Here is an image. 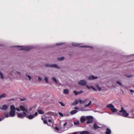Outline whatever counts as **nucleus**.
I'll list each match as a JSON object with an SVG mask.
<instances>
[{"label":"nucleus","mask_w":134,"mask_h":134,"mask_svg":"<svg viewBox=\"0 0 134 134\" xmlns=\"http://www.w3.org/2000/svg\"><path fill=\"white\" fill-rule=\"evenodd\" d=\"M80 44L78 43H72V46H79L80 47L82 48H91L92 47L91 46H80Z\"/></svg>","instance_id":"39448f33"},{"label":"nucleus","mask_w":134,"mask_h":134,"mask_svg":"<svg viewBox=\"0 0 134 134\" xmlns=\"http://www.w3.org/2000/svg\"><path fill=\"white\" fill-rule=\"evenodd\" d=\"M8 106L6 104H4L2 106H0V109L3 110H6L8 108Z\"/></svg>","instance_id":"9b49d317"},{"label":"nucleus","mask_w":134,"mask_h":134,"mask_svg":"<svg viewBox=\"0 0 134 134\" xmlns=\"http://www.w3.org/2000/svg\"><path fill=\"white\" fill-rule=\"evenodd\" d=\"M0 75H1V78L3 79L4 78V77L3 76V75L2 74V73H1V72L0 71Z\"/></svg>","instance_id":"f704fd0d"},{"label":"nucleus","mask_w":134,"mask_h":134,"mask_svg":"<svg viewBox=\"0 0 134 134\" xmlns=\"http://www.w3.org/2000/svg\"><path fill=\"white\" fill-rule=\"evenodd\" d=\"M42 119L43 120V121H44V120H45L46 119V118L44 117H42Z\"/></svg>","instance_id":"49530a36"},{"label":"nucleus","mask_w":134,"mask_h":134,"mask_svg":"<svg viewBox=\"0 0 134 134\" xmlns=\"http://www.w3.org/2000/svg\"><path fill=\"white\" fill-rule=\"evenodd\" d=\"M5 118H0V121H2V120H3Z\"/></svg>","instance_id":"de8ad7c7"},{"label":"nucleus","mask_w":134,"mask_h":134,"mask_svg":"<svg viewBox=\"0 0 134 134\" xmlns=\"http://www.w3.org/2000/svg\"><path fill=\"white\" fill-rule=\"evenodd\" d=\"M67 124V122H66L63 125L65 127L66 126V125Z\"/></svg>","instance_id":"603ef678"},{"label":"nucleus","mask_w":134,"mask_h":134,"mask_svg":"<svg viewBox=\"0 0 134 134\" xmlns=\"http://www.w3.org/2000/svg\"><path fill=\"white\" fill-rule=\"evenodd\" d=\"M55 129L57 131H58L59 130V129L57 127H56L55 128Z\"/></svg>","instance_id":"a18cd8bd"},{"label":"nucleus","mask_w":134,"mask_h":134,"mask_svg":"<svg viewBox=\"0 0 134 134\" xmlns=\"http://www.w3.org/2000/svg\"><path fill=\"white\" fill-rule=\"evenodd\" d=\"M59 115L60 116H61L62 117H63L64 116H67L69 115H66V114H64V115H63L62 113H60V112H59Z\"/></svg>","instance_id":"393cba45"},{"label":"nucleus","mask_w":134,"mask_h":134,"mask_svg":"<svg viewBox=\"0 0 134 134\" xmlns=\"http://www.w3.org/2000/svg\"><path fill=\"white\" fill-rule=\"evenodd\" d=\"M38 112L39 114H44V112L41 109H39L38 110Z\"/></svg>","instance_id":"b1692460"},{"label":"nucleus","mask_w":134,"mask_h":134,"mask_svg":"<svg viewBox=\"0 0 134 134\" xmlns=\"http://www.w3.org/2000/svg\"><path fill=\"white\" fill-rule=\"evenodd\" d=\"M91 88H92L94 91H97L96 89L92 86L91 87Z\"/></svg>","instance_id":"58836bf2"},{"label":"nucleus","mask_w":134,"mask_h":134,"mask_svg":"<svg viewBox=\"0 0 134 134\" xmlns=\"http://www.w3.org/2000/svg\"><path fill=\"white\" fill-rule=\"evenodd\" d=\"M86 86L87 87V88L89 89H90V88H91V87H90L89 86H88L87 85H86Z\"/></svg>","instance_id":"09e8293b"},{"label":"nucleus","mask_w":134,"mask_h":134,"mask_svg":"<svg viewBox=\"0 0 134 134\" xmlns=\"http://www.w3.org/2000/svg\"><path fill=\"white\" fill-rule=\"evenodd\" d=\"M130 92L131 93H133V92L134 91L133 90H130Z\"/></svg>","instance_id":"8fccbe9b"},{"label":"nucleus","mask_w":134,"mask_h":134,"mask_svg":"<svg viewBox=\"0 0 134 134\" xmlns=\"http://www.w3.org/2000/svg\"><path fill=\"white\" fill-rule=\"evenodd\" d=\"M20 109L23 111H26V112H27V109H26L25 107L23 105H21L20 107Z\"/></svg>","instance_id":"ddd939ff"},{"label":"nucleus","mask_w":134,"mask_h":134,"mask_svg":"<svg viewBox=\"0 0 134 134\" xmlns=\"http://www.w3.org/2000/svg\"><path fill=\"white\" fill-rule=\"evenodd\" d=\"M111 130L109 128H107L105 131L106 134H111Z\"/></svg>","instance_id":"f3484780"},{"label":"nucleus","mask_w":134,"mask_h":134,"mask_svg":"<svg viewBox=\"0 0 134 134\" xmlns=\"http://www.w3.org/2000/svg\"><path fill=\"white\" fill-rule=\"evenodd\" d=\"M50 67L54 68L59 69L60 68V67L58 66L57 65L55 64H51Z\"/></svg>","instance_id":"f8f14e48"},{"label":"nucleus","mask_w":134,"mask_h":134,"mask_svg":"<svg viewBox=\"0 0 134 134\" xmlns=\"http://www.w3.org/2000/svg\"><path fill=\"white\" fill-rule=\"evenodd\" d=\"M93 127L94 130H96L98 129L100 127L97 125L96 123H95L93 126Z\"/></svg>","instance_id":"a211bd4d"},{"label":"nucleus","mask_w":134,"mask_h":134,"mask_svg":"<svg viewBox=\"0 0 134 134\" xmlns=\"http://www.w3.org/2000/svg\"><path fill=\"white\" fill-rule=\"evenodd\" d=\"M27 115L26 113L24 112L23 113H17L18 116V118H23Z\"/></svg>","instance_id":"0eeeda50"},{"label":"nucleus","mask_w":134,"mask_h":134,"mask_svg":"<svg viewBox=\"0 0 134 134\" xmlns=\"http://www.w3.org/2000/svg\"><path fill=\"white\" fill-rule=\"evenodd\" d=\"M52 80L55 82L56 83H57L58 82V80L56 79L55 77H52Z\"/></svg>","instance_id":"c85d7f7f"},{"label":"nucleus","mask_w":134,"mask_h":134,"mask_svg":"<svg viewBox=\"0 0 134 134\" xmlns=\"http://www.w3.org/2000/svg\"><path fill=\"white\" fill-rule=\"evenodd\" d=\"M25 99H20V100H21L22 101H24L25 100Z\"/></svg>","instance_id":"3c124183"},{"label":"nucleus","mask_w":134,"mask_h":134,"mask_svg":"<svg viewBox=\"0 0 134 134\" xmlns=\"http://www.w3.org/2000/svg\"><path fill=\"white\" fill-rule=\"evenodd\" d=\"M79 103H80V104H82V100L80 99L78 100Z\"/></svg>","instance_id":"c9c22d12"},{"label":"nucleus","mask_w":134,"mask_h":134,"mask_svg":"<svg viewBox=\"0 0 134 134\" xmlns=\"http://www.w3.org/2000/svg\"><path fill=\"white\" fill-rule=\"evenodd\" d=\"M89 110H84V111H89Z\"/></svg>","instance_id":"4d7b16f0"},{"label":"nucleus","mask_w":134,"mask_h":134,"mask_svg":"<svg viewBox=\"0 0 134 134\" xmlns=\"http://www.w3.org/2000/svg\"><path fill=\"white\" fill-rule=\"evenodd\" d=\"M74 109L76 110H78L79 109V108L76 107H75L74 108Z\"/></svg>","instance_id":"5fc2aeb1"},{"label":"nucleus","mask_w":134,"mask_h":134,"mask_svg":"<svg viewBox=\"0 0 134 134\" xmlns=\"http://www.w3.org/2000/svg\"><path fill=\"white\" fill-rule=\"evenodd\" d=\"M86 118L87 120L86 122L87 124H90L92 123L93 117V116H87Z\"/></svg>","instance_id":"423d86ee"},{"label":"nucleus","mask_w":134,"mask_h":134,"mask_svg":"<svg viewBox=\"0 0 134 134\" xmlns=\"http://www.w3.org/2000/svg\"><path fill=\"white\" fill-rule=\"evenodd\" d=\"M78 112V111L76 110H72L70 112V114L71 115H73L74 114L76 113L77 112Z\"/></svg>","instance_id":"aec40b11"},{"label":"nucleus","mask_w":134,"mask_h":134,"mask_svg":"<svg viewBox=\"0 0 134 134\" xmlns=\"http://www.w3.org/2000/svg\"><path fill=\"white\" fill-rule=\"evenodd\" d=\"M116 83L119 85L120 86H121L122 84L120 82H119V81H117L116 82Z\"/></svg>","instance_id":"e433bc0d"},{"label":"nucleus","mask_w":134,"mask_h":134,"mask_svg":"<svg viewBox=\"0 0 134 134\" xmlns=\"http://www.w3.org/2000/svg\"><path fill=\"white\" fill-rule=\"evenodd\" d=\"M86 119L85 116H82L80 118V121L81 122L83 123L86 120Z\"/></svg>","instance_id":"4468645a"},{"label":"nucleus","mask_w":134,"mask_h":134,"mask_svg":"<svg viewBox=\"0 0 134 134\" xmlns=\"http://www.w3.org/2000/svg\"><path fill=\"white\" fill-rule=\"evenodd\" d=\"M80 133V134H89V132L88 131H78L73 133V134H77Z\"/></svg>","instance_id":"6e6552de"},{"label":"nucleus","mask_w":134,"mask_h":134,"mask_svg":"<svg viewBox=\"0 0 134 134\" xmlns=\"http://www.w3.org/2000/svg\"><path fill=\"white\" fill-rule=\"evenodd\" d=\"M59 103L62 106H65V104L62 102H59Z\"/></svg>","instance_id":"72a5a7b5"},{"label":"nucleus","mask_w":134,"mask_h":134,"mask_svg":"<svg viewBox=\"0 0 134 134\" xmlns=\"http://www.w3.org/2000/svg\"><path fill=\"white\" fill-rule=\"evenodd\" d=\"M106 107L107 108H110L112 113L107 112L109 114H112L113 113L117 112L118 110L112 104H108L106 105Z\"/></svg>","instance_id":"f03ea898"},{"label":"nucleus","mask_w":134,"mask_h":134,"mask_svg":"<svg viewBox=\"0 0 134 134\" xmlns=\"http://www.w3.org/2000/svg\"><path fill=\"white\" fill-rule=\"evenodd\" d=\"M64 43H57L56 44V45H62Z\"/></svg>","instance_id":"37998d69"},{"label":"nucleus","mask_w":134,"mask_h":134,"mask_svg":"<svg viewBox=\"0 0 134 134\" xmlns=\"http://www.w3.org/2000/svg\"><path fill=\"white\" fill-rule=\"evenodd\" d=\"M38 114L37 112H36L35 114L34 115H28L26 116V117L29 119H31L36 116Z\"/></svg>","instance_id":"1a4fd4ad"},{"label":"nucleus","mask_w":134,"mask_h":134,"mask_svg":"<svg viewBox=\"0 0 134 134\" xmlns=\"http://www.w3.org/2000/svg\"><path fill=\"white\" fill-rule=\"evenodd\" d=\"M10 111L9 113L5 112L4 115L5 117H13L15 115V108L14 105H11L10 106Z\"/></svg>","instance_id":"f257e3e1"},{"label":"nucleus","mask_w":134,"mask_h":134,"mask_svg":"<svg viewBox=\"0 0 134 134\" xmlns=\"http://www.w3.org/2000/svg\"><path fill=\"white\" fill-rule=\"evenodd\" d=\"M43 123L45 124H47L49 126H51V124H49V123H48L47 122V120H44Z\"/></svg>","instance_id":"c756f323"},{"label":"nucleus","mask_w":134,"mask_h":134,"mask_svg":"<svg viewBox=\"0 0 134 134\" xmlns=\"http://www.w3.org/2000/svg\"><path fill=\"white\" fill-rule=\"evenodd\" d=\"M0 96L1 97V98H5L6 97V94L3 93V94H2Z\"/></svg>","instance_id":"bb28decb"},{"label":"nucleus","mask_w":134,"mask_h":134,"mask_svg":"<svg viewBox=\"0 0 134 134\" xmlns=\"http://www.w3.org/2000/svg\"><path fill=\"white\" fill-rule=\"evenodd\" d=\"M44 80L47 83H48V79L47 77H46L44 78Z\"/></svg>","instance_id":"2f4dec72"},{"label":"nucleus","mask_w":134,"mask_h":134,"mask_svg":"<svg viewBox=\"0 0 134 134\" xmlns=\"http://www.w3.org/2000/svg\"><path fill=\"white\" fill-rule=\"evenodd\" d=\"M97 78V76H94L93 75H92L90 76L88 78L89 80H93L96 79Z\"/></svg>","instance_id":"dca6fc26"},{"label":"nucleus","mask_w":134,"mask_h":134,"mask_svg":"<svg viewBox=\"0 0 134 134\" xmlns=\"http://www.w3.org/2000/svg\"><path fill=\"white\" fill-rule=\"evenodd\" d=\"M51 65V64H46L45 65V66L48 67H50V66Z\"/></svg>","instance_id":"473e14b6"},{"label":"nucleus","mask_w":134,"mask_h":134,"mask_svg":"<svg viewBox=\"0 0 134 134\" xmlns=\"http://www.w3.org/2000/svg\"><path fill=\"white\" fill-rule=\"evenodd\" d=\"M27 75V77H28V78H29V80H30L31 79V77L30 76H29L28 75Z\"/></svg>","instance_id":"4c0bfd02"},{"label":"nucleus","mask_w":134,"mask_h":134,"mask_svg":"<svg viewBox=\"0 0 134 134\" xmlns=\"http://www.w3.org/2000/svg\"><path fill=\"white\" fill-rule=\"evenodd\" d=\"M117 114L121 116L126 117L129 115V114L127 113L126 111L123 107H121V110L117 113Z\"/></svg>","instance_id":"7ed1b4c3"},{"label":"nucleus","mask_w":134,"mask_h":134,"mask_svg":"<svg viewBox=\"0 0 134 134\" xmlns=\"http://www.w3.org/2000/svg\"><path fill=\"white\" fill-rule=\"evenodd\" d=\"M130 114L133 115L131 117V118H134V110H132L130 113Z\"/></svg>","instance_id":"a878e982"},{"label":"nucleus","mask_w":134,"mask_h":134,"mask_svg":"<svg viewBox=\"0 0 134 134\" xmlns=\"http://www.w3.org/2000/svg\"><path fill=\"white\" fill-rule=\"evenodd\" d=\"M29 109L30 111V112L32 110V108L31 107L29 108Z\"/></svg>","instance_id":"864d4df0"},{"label":"nucleus","mask_w":134,"mask_h":134,"mask_svg":"<svg viewBox=\"0 0 134 134\" xmlns=\"http://www.w3.org/2000/svg\"><path fill=\"white\" fill-rule=\"evenodd\" d=\"M65 59V57H62L60 58H58L57 60L59 61H62L64 60Z\"/></svg>","instance_id":"cd10ccee"},{"label":"nucleus","mask_w":134,"mask_h":134,"mask_svg":"<svg viewBox=\"0 0 134 134\" xmlns=\"http://www.w3.org/2000/svg\"><path fill=\"white\" fill-rule=\"evenodd\" d=\"M48 122L50 123L49 124H51V125H53L54 124V120L53 119H49L48 120Z\"/></svg>","instance_id":"6ab92c4d"},{"label":"nucleus","mask_w":134,"mask_h":134,"mask_svg":"<svg viewBox=\"0 0 134 134\" xmlns=\"http://www.w3.org/2000/svg\"><path fill=\"white\" fill-rule=\"evenodd\" d=\"M69 91L68 90V89H65L63 91L64 93L65 94H68L69 93Z\"/></svg>","instance_id":"4be33fe9"},{"label":"nucleus","mask_w":134,"mask_h":134,"mask_svg":"<svg viewBox=\"0 0 134 134\" xmlns=\"http://www.w3.org/2000/svg\"><path fill=\"white\" fill-rule=\"evenodd\" d=\"M87 100V99H86L84 100H82V104H84Z\"/></svg>","instance_id":"c03bdc74"},{"label":"nucleus","mask_w":134,"mask_h":134,"mask_svg":"<svg viewBox=\"0 0 134 134\" xmlns=\"http://www.w3.org/2000/svg\"><path fill=\"white\" fill-rule=\"evenodd\" d=\"M78 83L80 85L83 86L85 85L86 84L87 82L85 80H81L78 82Z\"/></svg>","instance_id":"9d476101"},{"label":"nucleus","mask_w":134,"mask_h":134,"mask_svg":"<svg viewBox=\"0 0 134 134\" xmlns=\"http://www.w3.org/2000/svg\"><path fill=\"white\" fill-rule=\"evenodd\" d=\"M103 113L104 112H101L100 113L102 114V113Z\"/></svg>","instance_id":"13d9d810"},{"label":"nucleus","mask_w":134,"mask_h":134,"mask_svg":"<svg viewBox=\"0 0 134 134\" xmlns=\"http://www.w3.org/2000/svg\"><path fill=\"white\" fill-rule=\"evenodd\" d=\"M15 110H16L17 111H20V110L19 108H15Z\"/></svg>","instance_id":"ea45409f"},{"label":"nucleus","mask_w":134,"mask_h":134,"mask_svg":"<svg viewBox=\"0 0 134 134\" xmlns=\"http://www.w3.org/2000/svg\"><path fill=\"white\" fill-rule=\"evenodd\" d=\"M13 47H16L17 48H19L21 47L20 49H19L21 50H25V51H29L30 49H31L32 48V47L31 46H26L23 47L22 46H13Z\"/></svg>","instance_id":"20e7f679"},{"label":"nucleus","mask_w":134,"mask_h":134,"mask_svg":"<svg viewBox=\"0 0 134 134\" xmlns=\"http://www.w3.org/2000/svg\"><path fill=\"white\" fill-rule=\"evenodd\" d=\"M98 88L99 91H101V88L99 86H98Z\"/></svg>","instance_id":"79ce46f5"},{"label":"nucleus","mask_w":134,"mask_h":134,"mask_svg":"<svg viewBox=\"0 0 134 134\" xmlns=\"http://www.w3.org/2000/svg\"><path fill=\"white\" fill-rule=\"evenodd\" d=\"M18 74H20V72H18Z\"/></svg>","instance_id":"6e6d98bb"},{"label":"nucleus","mask_w":134,"mask_h":134,"mask_svg":"<svg viewBox=\"0 0 134 134\" xmlns=\"http://www.w3.org/2000/svg\"><path fill=\"white\" fill-rule=\"evenodd\" d=\"M38 79L39 81H41L42 80V79L41 77H38Z\"/></svg>","instance_id":"a19ab883"},{"label":"nucleus","mask_w":134,"mask_h":134,"mask_svg":"<svg viewBox=\"0 0 134 134\" xmlns=\"http://www.w3.org/2000/svg\"><path fill=\"white\" fill-rule=\"evenodd\" d=\"M74 124L75 125H78L80 124V122L79 121H78L76 122H74Z\"/></svg>","instance_id":"7c9ffc66"},{"label":"nucleus","mask_w":134,"mask_h":134,"mask_svg":"<svg viewBox=\"0 0 134 134\" xmlns=\"http://www.w3.org/2000/svg\"><path fill=\"white\" fill-rule=\"evenodd\" d=\"M129 77H130V76H129Z\"/></svg>","instance_id":"bf43d9fd"},{"label":"nucleus","mask_w":134,"mask_h":134,"mask_svg":"<svg viewBox=\"0 0 134 134\" xmlns=\"http://www.w3.org/2000/svg\"><path fill=\"white\" fill-rule=\"evenodd\" d=\"M92 102V101L91 100H90L88 103L87 104H85L84 105V107H87L89 106L91 104V103Z\"/></svg>","instance_id":"5701e85b"},{"label":"nucleus","mask_w":134,"mask_h":134,"mask_svg":"<svg viewBox=\"0 0 134 134\" xmlns=\"http://www.w3.org/2000/svg\"><path fill=\"white\" fill-rule=\"evenodd\" d=\"M79 103L78 100L77 99V100H75L74 101V102L72 104L73 105H76L77 104Z\"/></svg>","instance_id":"412c9836"},{"label":"nucleus","mask_w":134,"mask_h":134,"mask_svg":"<svg viewBox=\"0 0 134 134\" xmlns=\"http://www.w3.org/2000/svg\"><path fill=\"white\" fill-rule=\"evenodd\" d=\"M73 92L74 93L75 95L77 96L78 94H81L83 92L82 90H80V91L78 92H77L76 91H74Z\"/></svg>","instance_id":"2eb2a0df"}]
</instances>
